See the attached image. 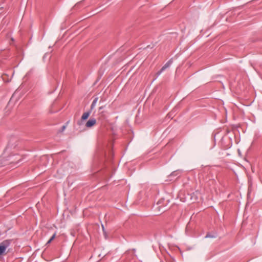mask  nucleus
Wrapping results in <instances>:
<instances>
[{
  "label": "nucleus",
  "instance_id": "obj_8",
  "mask_svg": "<svg viewBox=\"0 0 262 262\" xmlns=\"http://www.w3.org/2000/svg\"><path fill=\"white\" fill-rule=\"evenodd\" d=\"M3 160V158L0 157V166H3L8 164L7 163L5 162Z\"/></svg>",
  "mask_w": 262,
  "mask_h": 262
},
{
  "label": "nucleus",
  "instance_id": "obj_4",
  "mask_svg": "<svg viewBox=\"0 0 262 262\" xmlns=\"http://www.w3.org/2000/svg\"><path fill=\"white\" fill-rule=\"evenodd\" d=\"M182 173V170H175L174 171H173L172 172H171V173L170 174V176L171 177H179L181 173Z\"/></svg>",
  "mask_w": 262,
  "mask_h": 262
},
{
  "label": "nucleus",
  "instance_id": "obj_2",
  "mask_svg": "<svg viewBox=\"0 0 262 262\" xmlns=\"http://www.w3.org/2000/svg\"><path fill=\"white\" fill-rule=\"evenodd\" d=\"M12 241V239H6L0 243V255L4 253L6 249L10 246Z\"/></svg>",
  "mask_w": 262,
  "mask_h": 262
},
{
  "label": "nucleus",
  "instance_id": "obj_10",
  "mask_svg": "<svg viewBox=\"0 0 262 262\" xmlns=\"http://www.w3.org/2000/svg\"><path fill=\"white\" fill-rule=\"evenodd\" d=\"M102 230H103V231L104 234V235H105V238H106V232H105V230H104V227L103 225H102Z\"/></svg>",
  "mask_w": 262,
  "mask_h": 262
},
{
  "label": "nucleus",
  "instance_id": "obj_13",
  "mask_svg": "<svg viewBox=\"0 0 262 262\" xmlns=\"http://www.w3.org/2000/svg\"><path fill=\"white\" fill-rule=\"evenodd\" d=\"M65 128H66V126L65 125L62 126L60 132H63L65 129Z\"/></svg>",
  "mask_w": 262,
  "mask_h": 262
},
{
  "label": "nucleus",
  "instance_id": "obj_12",
  "mask_svg": "<svg viewBox=\"0 0 262 262\" xmlns=\"http://www.w3.org/2000/svg\"><path fill=\"white\" fill-rule=\"evenodd\" d=\"M164 71H161V69L157 73L158 76L160 75Z\"/></svg>",
  "mask_w": 262,
  "mask_h": 262
},
{
  "label": "nucleus",
  "instance_id": "obj_14",
  "mask_svg": "<svg viewBox=\"0 0 262 262\" xmlns=\"http://www.w3.org/2000/svg\"><path fill=\"white\" fill-rule=\"evenodd\" d=\"M211 237H212V236H211L209 233H207L206 234V235L205 236V238Z\"/></svg>",
  "mask_w": 262,
  "mask_h": 262
},
{
  "label": "nucleus",
  "instance_id": "obj_11",
  "mask_svg": "<svg viewBox=\"0 0 262 262\" xmlns=\"http://www.w3.org/2000/svg\"><path fill=\"white\" fill-rule=\"evenodd\" d=\"M161 200H160V201H159L158 202V203H157V205L158 206L157 207V208H159L161 207V206H160V204H161Z\"/></svg>",
  "mask_w": 262,
  "mask_h": 262
},
{
  "label": "nucleus",
  "instance_id": "obj_3",
  "mask_svg": "<svg viewBox=\"0 0 262 262\" xmlns=\"http://www.w3.org/2000/svg\"><path fill=\"white\" fill-rule=\"evenodd\" d=\"M96 123V120L95 118H91L88 120L85 124L86 127H91L93 126Z\"/></svg>",
  "mask_w": 262,
  "mask_h": 262
},
{
  "label": "nucleus",
  "instance_id": "obj_16",
  "mask_svg": "<svg viewBox=\"0 0 262 262\" xmlns=\"http://www.w3.org/2000/svg\"><path fill=\"white\" fill-rule=\"evenodd\" d=\"M103 108V106H101V107H99V110H101V109H102Z\"/></svg>",
  "mask_w": 262,
  "mask_h": 262
},
{
  "label": "nucleus",
  "instance_id": "obj_15",
  "mask_svg": "<svg viewBox=\"0 0 262 262\" xmlns=\"http://www.w3.org/2000/svg\"><path fill=\"white\" fill-rule=\"evenodd\" d=\"M51 242H52V241H51L50 239H49V240L47 242V245L49 244L50 243H51Z\"/></svg>",
  "mask_w": 262,
  "mask_h": 262
},
{
  "label": "nucleus",
  "instance_id": "obj_7",
  "mask_svg": "<svg viewBox=\"0 0 262 262\" xmlns=\"http://www.w3.org/2000/svg\"><path fill=\"white\" fill-rule=\"evenodd\" d=\"M98 100V97H96L94 98V99L93 100L92 103L91 104V110H92L95 107V106Z\"/></svg>",
  "mask_w": 262,
  "mask_h": 262
},
{
  "label": "nucleus",
  "instance_id": "obj_5",
  "mask_svg": "<svg viewBox=\"0 0 262 262\" xmlns=\"http://www.w3.org/2000/svg\"><path fill=\"white\" fill-rule=\"evenodd\" d=\"M91 113V111L84 113L81 116V120H85L87 119L88 118V117L90 116Z\"/></svg>",
  "mask_w": 262,
  "mask_h": 262
},
{
  "label": "nucleus",
  "instance_id": "obj_1",
  "mask_svg": "<svg viewBox=\"0 0 262 262\" xmlns=\"http://www.w3.org/2000/svg\"><path fill=\"white\" fill-rule=\"evenodd\" d=\"M23 159L22 156L19 155H15L13 156H11L9 157L10 164H12V166H15L20 162V161Z\"/></svg>",
  "mask_w": 262,
  "mask_h": 262
},
{
  "label": "nucleus",
  "instance_id": "obj_9",
  "mask_svg": "<svg viewBox=\"0 0 262 262\" xmlns=\"http://www.w3.org/2000/svg\"><path fill=\"white\" fill-rule=\"evenodd\" d=\"M56 235V233H54L53 235L51 236V237L50 238V239L52 241L55 238Z\"/></svg>",
  "mask_w": 262,
  "mask_h": 262
},
{
  "label": "nucleus",
  "instance_id": "obj_6",
  "mask_svg": "<svg viewBox=\"0 0 262 262\" xmlns=\"http://www.w3.org/2000/svg\"><path fill=\"white\" fill-rule=\"evenodd\" d=\"M172 61L171 59L169 60L167 62H166L161 68V71H164L166 69L168 68L170 64L172 63Z\"/></svg>",
  "mask_w": 262,
  "mask_h": 262
}]
</instances>
